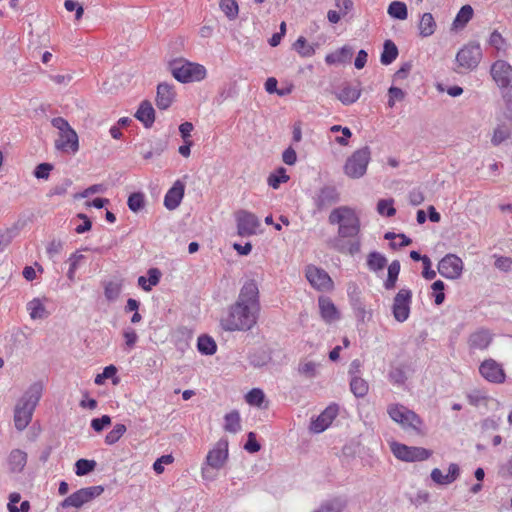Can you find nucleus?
Wrapping results in <instances>:
<instances>
[{
    "mask_svg": "<svg viewBox=\"0 0 512 512\" xmlns=\"http://www.w3.org/2000/svg\"><path fill=\"white\" fill-rule=\"evenodd\" d=\"M388 96V105L389 107H393L396 100L401 101L404 99L405 93L401 88L392 86L388 90Z\"/></svg>",
    "mask_w": 512,
    "mask_h": 512,
    "instance_id": "58",
    "label": "nucleus"
},
{
    "mask_svg": "<svg viewBox=\"0 0 512 512\" xmlns=\"http://www.w3.org/2000/svg\"><path fill=\"white\" fill-rule=\"evenodd\" d=\"M224 429L230 433H237L241 430V418L237 410H233L225 415Z\"/></svg>",
    "mask_w": 512,
    "mask_h": 512,
    "instance_id": "37",
    "label": "nucleus"
},
{
    "mask_svg": "<svg viewBox=\"0 0 512 512\" xmlns=\"http://www.w3.org/2000/svg\"><path fill=\"white\" fill-rule=\"evenodd\" d=\"M337 414V405L328 406L317 418L311 421L310 431L313 433H321L325 431L336 418Z\"/></svg>",
    "mask_w": 512,
    "mask_h": 512,
    "instance_id": "20",
    "label": "nucleus"
},
{
    "mask_svg": "<svg viewBox=\"0 0 512 512\" xmlns=\"http://www.w3.org/2000/svg\"><path fill=\"white\" fill-rule=\"evenodd\" d=\"M27 462V454L20 450L15 449L10 452L8 457L9 468L12 472H21Z\"/></svg>",
    "mask_w": 512,
    "mask_h": 512,
    "instance_id": "31",
    "label": "nucleus"
},
{
    "mask_svg": "<svg viewBox=\"0 0 512 512\" xmlns=\"http://www.w3.org/2000/svg\"><path fill=\"white\" fill-rule=\"evenodd\" d=\"M228 458V442L220 440L206 456V463L213 469L219 470L223 467Z\"/></svg>",
    "mask_w": 512,
    "mask_h": 512,
    "instance_id": "18",
    "label": "nucleus"
},
{
    "mask_svg": "<svg viewBox=\"0 0 512 512\" xmlns=\"http://www.w3.org/2000/svg\"><path fill=\"white\" fill-rule=\"evenodd\" d=\"M388 380L393 385L402 386L407 380L405 371L401 367H393L388 373Z\"/></svg>",
    "mask_w": 512,
    "mask_h": 512,
    "instance_id": "48",
    "label": "nucleus"
},
{
    "mask_svg": "<svg viewBox=\"0 0 512 512\" xmlns=\"http://www.w3.org/2000/svg\"><path fill=\"white\" fill-rule=\"evenodd\" d=\"M371 159L369 147L360 148L349 156L344 164V173L352 179H359L366 174Z\"/></svg>",
    "mask_w": 512,
    "mask_h": 512,
    "instance_id": "6",
    "label": "nucleus"
},
{
    "mask_svg": "<svg viewBox=\"0 0 512 512\" xmlns=\"http://www.w3.org/2000/svg\"><path fill=\"white\" fill-rule=\"evenodd\" d=\"M460 467L456 463H451L447 474H444L439 468L432 469L430 473L431 480L438 486H448L460 477Z\"/></svg>",
    "mask_w": 512,
    "mask_h": 512,
    "instance_id": "19",
    "label": "nucleus"
},
{
    "mask_svg": "<svg viewBox=\"0 0 512 512\" xmlns=\"http://www.w3.org/2000/svg\"><path fill=\"white\" fill-rule=\"evenodd\" d=\"M350 390L358 398L367 395L369 386L368 383L358 375H354L350 380Z\"/></svg>",
    "mask_w": 512,
    "mask_h": 512,
    "instance_id": "40",
    "label": "nucleus"
},
{
    "mask_svg": "<svg viewBox=\"0 0 512 512\" xmlns=\"http://www.w3.org/2000/svg\"><path fill=\"white\" fill-rule=\"evenodd\" d=\"M175 98L174 86L168 83H160L157 87L156 105L161 110L168 109Z\"/></svg>",
    "mask_w": 512,
    "mask_h": 512,
    "instance_id": "22",
    "label": "nucleus"
},
{
    "mask_svg": "<svg viewBox=\"0 0 512 512\" xmlns=\"http://www.w3.org/2000/svg\"><path fill=\"white\" fill-rule=\"evenodd\" d=\"M185 185L182 181L177 180L174 182L173 186L167 191L164 196V206L168 210L176 209L183 197H184Z\"/></svg>",
    "mask_w": 512,
    "mask_h": 512,
    "instance_id": "21",
    "label": "nucleus"
},
{
    "mask_svg": "<svg viewBox=\"0 0 512 512\" xmlns=\"http://www.w3.org/2000/svg\"><path fill=\"white\" fill-rule=\"evenodd\" d=\"M467 399L469 404L478 407L482 404H485L488 397L480 391H473L467 395Z\"/></svg>",
    "mask_w": 512,
    "mask_h": 512,
    "instance_id": "59",
    "label": "nucleus"
},
{
    "mask_svg": "<svg viewBox=\"0 0 512 512\" xmlns=\"http://www.w3.org/2000/svg\"><path fill=\"white\" fill-rule=\"evenodd\" d=\"M126 426L124 424H116L113 429L107 433L105 437V443L108 445L115 444L126 432Z\"/></svg>",
    "mask_w": 512,
    "mask_h": 512,
    "instance_id": "50",
    "label": "nucleus"
},
{
    "mask_svg": "<svg viewBox=\"0 0 512 512\" xmlns=\"http://www.w3.org/2000/svg\"><path fill=\"white\" fill-rule=\"evenodd\" d=\"M127 205L132 212H139L145 205V195L142 192L132 193L127 200Z\"/></svg>",
    "mask_w": 512,
    "mask_h": 512,
    "instance_id": "46",
    "label": "nucleus"
},
{
    "mask_svg": "<svg viewBox=\"0 0 512 512\" xmlns=\"http://www.w3.org/2000/svg\"><path fill=\"white\" fill-rule=\"evenodd\" d=\"M353 56V49L350 46H343L340 49L326 55L325 62L328 65L349 63Z\"/></svg>",
    "mask_w": 512,
    "mask_h": 512,
    "instance_id": "28",
    "label": "nucleus"
},
{
    "mask_svg": "<svg viewBox=\"0 0 512 512\" xmlns=\"http://www.w3.org/2000/svg\"><path fill=\"white\" fill-rule=\"evenodd\" d=\"M481 56L480 46L478 44H470L458 51L456 61L461 68L472 70L478 66Z\"/></svg>",
    "mask_w": 512,
    "mask_h": 512,
    "instance_id": "14",
    "label": "nucleus"
},
{
    "mask_svg": "<svg viewBox=\"0 0 512 512\" xmlns=\"http://www.w3.org/2000/svg\"><path fill=\"white\" fill-rule=\"evenodd\" d=\"M391 450L397 459L405 462L424 461L432 455V451L426 448L407 446L397 442L391 444Z\"/></svg>",
    "mask_w": 512,
    "mask_h": 512,
    "instance_id": "9",
    "label": "nucleus"
},
{
    "mask_svg": "<svg viewBox=\"0 0 512 512\" xmlns=\"http://www.w3.org/2000/svg\"><path fill=\"white\" fill-rule=\"evenodd\" d=\"M387 412L390 418L404 428H412L416 431L420 430L422 420L420 417L401 404H392L388 407Z\"/></svg>",
    "mask_w": 512,
    "mask_h": 512,
    "instance_id": "8",
    "label": "nucleus"
},
{
    "mask_svg": "<svg viewBox=\"0 0 512 512\" xmlns=\"http://www.w3.org/2000/svg\"><path fill=\"white\" fill-rule=\"evenodd\" d=\"M197 349L202 355H213L217 351V344L211 336L201 335L197 340Z\"/></svg>",
    "mask_w": 512,
    "mask_h": 512,
    "instance_id": "34",
    "label": "nucleus"
},
{
    "mask_svg": "<svg viewBox=\"0 0 512 512\" xmlns=\"http://www.w3.org/2000/svg\"><path fill=\"white\" fill-rule=\"evenodd\" d=\"M51 124L59 130V138L55 141L56 149L65 153L75 154L79 150V140L76 131L62 117L53 118Z\"/></svg>",
    "mask_w": 512,
    "mask_h": 512,
    "instance_id": "5",
    "label": "nucleus"
},
{
    "mask_svg": "<svg viewBox=\"0 0 512 512\" xmlns=\"http://www.w3.org/2000/svg\"><path fill=\"white\" fill-rule=\"evenodd\" d=\"M293 49L301 56V57H311L315 54V47L311 44H308L306 39L303 36H300L293 44Z\"/></svg>",
    "mask_w": 512,
    "mask_h": 512,
    "instance_id": "43",
    "label": "nucleus"
},
{
    "mask_svg": "<svg viewBox=\"0 0 512 512\" xmlns=\"http://www.w3.org/2000/svg\"><path fill=\"white\" fill-rule=\"evenodd\" d=\"M220 8L230 20H233L238 16L239 8L235 0H221Z\"/></svg>",
    "mask_w": 512,
    "mask_h": 512,
    "instance_id": "47",
    "label": "nucleus"
},
{
    "mask_svg": "<svg viewBox=\"0 0 512 512\" xmlns=\"http://www.w3.org/2000/svg\"><path fill=\"white\" fill-rule=\"evenodd\" d=\"M400 268L401 265L398 260H393L388 266L387 278L383 283V286L386 290H393L395 288L400 273Z\"/></svg>",
    "mask_w": 512,
    "mask_h": 512,
    "instance_id": "35",
    "label": "nucleus"
},
{
    "mask_svg": "<svg viewBox=\"0 0 512 512\" xmlns=\"http://www.w3.org/2000/svg\"><path fill=\"white\" fill-rule=\"evenodd\" d=\"M318 306L321 318L326 323H332L340 318L339 311L329 297L320 296L318 298Z\"/></svg>",
    "mask_w": 512,
    "mask_h": 512,
    "instance_id": "23",
    "label": "nucleus"
},
{
    "mask_svg": "<svg viewBox=\"0 0 512 512\" xmlns=\"http://www.w3.org/2000/svg\"><path fill=\"white\" fill-rule=\"evenodd\" d=\"M27 310L31 319H43L47 317V311L39 298H33L31 301L27 303Z\"/></svg>",
    "mask_w": 512,
    "mask_h": 512,
    "instance_id": "36",
    "label": "nucleus"
},
{
    "mask_svg": "<svg viewBox=\"0 0 512 512\" xmlns=\"http://www.w3.org/2000/svg\"><path fill=\"white\" fill-rule=\"evenodd\" d=\"M494 265L500 271L508 272L511 270L512 267V259L506 256H499L496 257Z\"/></svg>",
    "mask_w": 512,
    "mask_h": 512,
    "instance_id": "63",
    "label": "nucleus"
},
{
    "mask_svg": "<svg viewBox=\"0 0 512 512\" xmlns=\"http://www.w3.org/2000/svg\"><path fill=\"white\" fill-rule=\"evenodd\" d=\"M512 137V124L501 121L497 123L496 127L493 129L491 144L494 147L501 145L506 140Z\"/></svg>",
    "mask_w": 512,
    "mask_h": 512,
    "instance_id": "26",
    "label": "nucleus"
},
{
    "mask_svg": "<svg viewBox=\"0 0 512 512\" xmlns=\"http://www.w3.org/2000/svg\"><path fill=\"white\" fill-rule=\"evenodd\" d=\"M386 264L387 258L377 251H373L367 256V267L370 271L378 272L382 270Z\"/></svg>",
    "mask_w": 512,
    "mask_h": 512,
    "instance_id": "38",
    "label": "nucleus"
},
{
    "mask_svg": "<svg viewBox=\"0 0 512 512\" xmlns=\"http://www.w3.org/2000/svg\"><path fill=\"white\" fill-rule=\"evenodd\" d=\"M436 22L434 20V17L431 13H424L419 21L418 29L419 34L422 37H429L434 34L436 30Z\"/></svg>",
    "mask_w": 512,
    "mask_h": 512,
    "instance_id": "32",
    "label": "nucleus"
},
{
    "mask_svg": "<svg viewBox=\"0 0 512 512\" xmlns=\"http://www.w3.org/2000/svg\"><path fill=\"white\" fill-rule=\"evenodd\" d=\"M173 461L174 457L171 454L163 455L154 462L153 469L157 474H161L164 472V465L171 464Z\"/></svg>",
    "mask_w": 512,
    "mask_h": 512,
    "instance_id": "55",
    "label": "nucleus"
},
{
    "mask_svg": "<svg viewBox=\"0 0 512 512\" xmlns=\"http://www.w3.org/2000/svg\"><path fill=\"white\" fill-rule=\"evenodd\" d=\"M122 292V284L118 281H108L104 284V295L109 302L116 301Z\"/></svg>",
    "mask_w": 512,
    "mask_h": 512,
    "instance_id": "42",
    "label": "nucleus"
},
{
    "mask_svg": "<svg viewBox=\"0 0 512 512\" xmlns=\"http://www.w3.org/2000/svg\"><path fill=\"white\" fill-rule=\"evenodd\" d=\"M237 231L240 236L256 234L260 226L257 216L249 211L240 210L236 213Z\"/></svg>",
    "mask_w": 512,
    "mask_h": 512,
    "instance_id": "17",
    "label": "nucleus"
},
{
    "mask_svg": "<svg viewBox=\"0 0 512 512\" xmlns=\"http://www.w3.org/2000/svg\"><path fill=\"white\" fill-rule=\"evenodd\" d=\"M173 77L181 83L199 82L206 77V68L185 59H176L169 64Z\"/></svg>",
    "mask_w": 512,
    "mask_h": 512,
    "instance_id": "4",
    "label": "nucleus"
},
{
    "mask_svg": "<svg viewBox=\"0 0 512 512\" xmlns=\"http://www.w3.org/2000/svg\"><path fill=\"white\" fill-rule=\"evenodd\" d=\"M346 506V501L336 497L324 502L315 512H341Z\"/></svg>",
    "mask_w": 512,
    "mask_h": 512,
    "instance_id": "41",
    "label": "nucleus"
},
{
    "mask_svg": "<svg viewBox=\"0 0 512 512\" xmlns=\"http://www.w3.org/2000/svg\"><path fill=\"white\" fill-rule=\"evenodd\" d=\"M474 14L473 8L471 5H464L460 8L458 11L453 23H452V30H461L463 29L468 22L472 19Z\"/></svg>",
    "mask_w": 512,
    "mask_h": 512,
    "instance_id": "29",
    "label": "nucleus"
},
{
    "mask_svg": "<svg viewBox=\"0 0 512 512\" xmlns=\"http://www.w3.org/2000/svg\"><path fill=\"white\" fill-rule=\"evenodd\" d=\"M111 423V418L108 415H103L100 418H94L91 421V427L96 432H101L106 426Z\"/></svg>",
    "mask_w": 512,
    "mask_h": 512,
    "instance_id": "62",
    "label": "nucleus"
},
{
    "mask_svg": "<svg viewBox=\"0 0 512 512\" xmlns=\"http://www.w3.org/2000/svg\"><path fill=\"white\" fill-rule=\"evenodd\" d=\"M96 461L89 459H79L75 463V474L77 476H84L92 472L96 468Z\"/></svg>",
    "mask_w": 512,
    "mask_h": 512,
    "instance_id": "44",
    "label": "nucleus"
},
{
    "mask_svg": "<svg viewBox=\"0 0 512 512\" xmlns=\"http://www.w3.org/2000/svg\"><path fill=\"white\" fill-rule=\"evenodd\" d=\"M394 200L381 199L377 203V212L382 216L392 217L396 214V209L393 206Z\"/></svg>",
    "mask_w": 512,
    "mask_h": 512,
    "instance_id": "49",
    "label": "nucleus"
},
{
    "mask_svg": "<svg viewBox=\"0 0 512 512\" xmlns=\"http://www.w3.org/2000/svg\"><path fill=\"white\" fill-rule=\"evenodd\" d=\"M463 261L455 254L445 255L438 263V273L446 279L455 280L460 278L463 272Z\"/></svg>",
    "mask_w": 512,
    "mask_h": 512,
    "instance_id": "13",
    "label": "nucleus"
},
{
    "mask_svg": "<svg viewBox=\"0 0 512 512\" xmlns=\"http://www.w3.org/2000/svg\"><path fill=\"white\" fill-rule=\"evenodd\" d=\"M387 13L391 18L406 20L408 17L407 6L402 1H393L389 4Z\"/></svg>",
    "mask_w": 512,
    "mask_h": 512,
    "instance_id": "39",
    "label": "nucleus"
},
{
    "mask_svg": "<svg viewBox=\"0 0 512 512\" xmlns=\"http://www.w3.org/2000/svg\"><path fill=\"white\" fill-rule=\"evenodd\" d=\"M289 180V176L286 174V170L280 167L276 172L269 175L267 182L273 189L279 188L281 183H285Z\"/></svg>",
    "mask_w": 512,
    "mask_h": 512,
    "instance_id": "45",
    "label": "nucleus"
},
{
    "mask_svg": "<svg viewBox=\"0 0 512 512\" xmlns=\"http://www.w3.org/2000/svg\"><path fill=\"white\" fill-rule=\"evenodd\" d=\"M501 94L505 103V117L512 121V89L502 91Z\"/></svg>",
    "mask_w": 512,
    "mask_h": 512,
    "instance_id": "60",
    "label": "nucleus"
},
{
    "mask_svg": "<svg viewBox=\"0 0 512 512\" xmlns=\"http://www.w3.org/2000/svg\"><path fill=\"white\" fill-rule=\"evenodd\" d=\"M264 392L259 388L251 389L245 396V400L248 404L260 407L264 401Z\"/></svg>",
    "mask_w": 512,
    "mask_h": 512,
    "instance_id": "51",
    "label": "nucleus"
},
{
    "mask_svg": "<svg viewBox=\"0 0 512 512\" xmlns=\"http://www.w3.org/2000/svg\"><path fill=\"white\" fill-rule=\"evenodd\" d=\"M64 6L67 11H75L76 20H79L83 16V7L78 2L73 0H65Z\"/></svg>",
    "mask_w": 512,
    "mask_h": 512,
    "instance_id": "64",
    "label": "nucleus"
},
{
    "mask_svg": "<svg viewBox=\"0 0 512 512\" xmlns=\"http://www.w3.org/2000/svg\"><path fill=\"white\" fill-rule=\"evenodd\" d=\"M361 96V88L359 85H351L344 83L340 90L336 92L337 99L343 105H351L355 103Z\"/></svg>",
    "mask_w": 512,
    "mask_h": 512,
    "instance_id": "24",
    "label": "nucleus"
},
{
    "mask_svg": "<svg viewBox=\"0 0 512 512\" xmlns=\"http://www.w3.org/2000/svg\"><path fill=\"white\" fill-rule=\"evenodd\" d=\"M488 43L491 47H493L497 54L500 56H507L510 44L506 41V39L497 31L494 30L490 36Z\"/></svg>",
    "mask_w": 512,
    "mask_h": 512,
    "instance_id": "30",
    "label": "nucleus"
},
{
    "mask_svg": "<svg viewBox=\"0 0 512 512\" xmlns=\"http://www.w3.org/2000/svg\"><path fill=\"white\" fill-rule=\"evenodd\" d=\"M316 363L312 361L301 362L298 365V372L308 378L316 376Z\"/></svg>",
    "mask_w": 512,
    "mask_h": 512,
    "instance_id": "53",
    "label": "nucleus"
},
{
    "mask_svg": "<svg viewBox=\"0 0 512 512\" xmlns=\"http://www.w3.org/2000/svg\"><path fill=\"white\" fill-rule=\"evenodd\" d=\"M479 373L488 382L501 384L506 380L505 371L500 363L494 359H486L479 366Z\"/></svg>",
    "mask_w": 512,
    "mask_h": 512,
    "instance_id": "16",
    "label": "nucleus"
},
{
    "mask_svg": "<svg viewBox=\"0 0 512 512\" xmlns=\"http://www.w3.org/2000/svg\"><path fill=\"white\" fill-rule=\"evenodd\" d=\"M490 74L501 92L512 89V66L505 60L495 61Z\"/></svg>",
    "mask_w": 512,
    "mask_h": 512,
    "instance_id": "12",
    "label": "nucleus"
},
{
    "mask_svg": "<svg viewBox=\"0 0 512 512\" xmlns=\"http://www.w3.org/2000/svg\"><path fill=\"white\" fill-rule=\"evenodd\" d=\"M311 200L314 208L313 214L321 213L339 203L340 192L335 185L325 184L314 191Z\"/></svg>",
    "mask_w": 512,
    "mask_h": 512,
    "instance_id": "7",
    "label": "nucleus"
},
{
    "mask_svg": "<svg viewBox=\"0 0 512 512\" xmlns=\"http://www.w3.org/2000/svg\"><path fill=\"white\" fill-rule=\"evenodd\" d=\"M104 492V487L101 485L85 487L72 493L61 502L63 508L74 507L80 508L85 503L90 502L94 498L100 496Z\"/></svg>",
    "mask_w": 512,
    "mask_h": 512,
    "instance_id": "10",
    "label": "nucleus"
},
{
    "mask_svg": "<svg viewBox=\"0 0 512 512\" xmlns=\"http://www.w3.org/2000/svg\"><path fill=\"white\" fill-rule=\"evenodd\" d=\"M259 313V289L254 280H249L240 289L236 302L221 318L220 325L228 332L249 331L256 325Z\"/></svg>",
    "mask_w": 512,
    "mask_h": 512,
    "instance_id": "1",
    "label": "nucleus"
},
{
    "mask_svg": "<svg viewBox=\"0 0 512 512\" xmlns=\"http://www.w3.org/2000/svg\"><path fill=\"white\" fill-rule=\"evenodd\" d=\"M412 303V291L409 288H402L393 299L392 314L394 319L399 322H405L410 316Z\"/></svg>",
    "mask_w": 512,
    "mask_h": 512,
    "instance_id": "11",
    "label": "nucleus"
},
{
    "mask_svg": "<svg viewBox=\"0 0 512 512\" xmlns=\"http://www.w3.org/2000/svg\"><path fill=\"white\" fill-rule=\"evenodd\" d=\"M398 48L392 40H386L383 45V51L380 56V62L383 65H390L398 56Z\"/></svg>",
    "mask_w": 512,
    "mask_h": 512,
    "instance_id": "33",
    "label": "nucleus"
},
{
    "mask_svg": "<svg viewBox=\"0 0 512 512\" xmlns=\"http://www.w3.org/2000/svg\"><path fill=\"white\" fill-rule=\"evenodd\" d=\"M432 290L435 292L434 293V301H435V304L436 305H441L444 300H445V294H444V289H445V284L443 281L441 280H436L432 286H431Z\"/></svg>",
    "mask_w": 512,
    "mask_h": 512,
    "instance_id": "52",
    "label": "nucleus"
},
{
    "mask_svg": "<svg viewBox=\"0 0 512 512\" xmlns=\"http://www.w3.org/2000/svg\"><path fill=\"white\" fill-rule=\"evenodd\" d=\"M123 337L125 339V345L128 349L134 348L138 341V335L136 331L132 328H125L123 330Z\"/></svg>",
    "mask_w": 512,
    "mask_h": 512,
    "instance_id": "56",
    "label": "nucleus"
},
{
    "mask_svg": "<svg viewBox=\"0 0 512 512\" xmlns=\"http://www.w3.org/2000/svg\"><path fill=\"white\" fill-rule=\"evenodd\" d=\"M42 393V383L35 382L29 386L18 400L14 409V424L18 431H23L30 424L33 412L42 397Z\"/></svg>",
    "mask_w": 512,
    "mask_h": 512,
    "instance_id": "3",
    "label": "nucleus"
},
{
    "mask_svg": "<svg viewBox=\"0 0 512 512\" xmlns=\"http://www.w3.org/2000/svg\"><path fill=\"white\" fill-rule=\"evenodd\" d=\"M328 221L338 225V235L330 241V246L340 253L355 255L360 251V219L354 209L348 206L334 208Z\"/></svg>",
    "mask_w": 512,
    "mask_h": 512,
    "instance_id": "2",
    "label": "nucleus"
},
{
    "mask_svg": "<svg viewBox=\"0 0 512 512\" xmlns=\"http://www.w3.org/2000/svg\"><path fill=\"white\" fill-rule=\"evenodd\" d=\"M135 117L139 120L145 128H150L155 121V110L150 101L144 100L140 103Z\"/></svg>",
    "mask_w": 512,
    "mask_h": 512,
    "instance_id": "25",
    "label": "nucleus"
},
{
    "mask_svg": "<svg viewBox=\"0 0 512 512\" xmlns=\"http://www.w3.org/2000/svg\"><path fill=\"white\" fill-rule=\"evenodd\" d=\"M244 449L249 453H256L261 449V446L258 443L256 439V434L254 432L248 433Z\"/></svg>",
    "mask_w": 512,
    "mask_h": 512,
    "instance_id": "57",
    "label": "nucleus"
},
{
    "mask_svg": "<svg viewBox=\"0 0 512 512\" xmlns=\"http://www.w3.org/2000/svg\"><path fill=\"white\" fill-rule=\"evenodd\" d=\"M492 341L491 334L487 330H478L472 333L468 339L470 349L484 350Z\"/></svg>",
    "mask_w": 512,
    "mask_h": 512,
    "instance_id": "27",
    "label": "nucleus"
},
{
    "mask_svg": "<svg viewBox=\"0 0 512 512\" xmlns=\"http://www.w3.org/2000/svg\"><path fill=\"white\" fill-rule=\"evenodd\" d=\"M63 242L60 239H52L47 247L46 252L50 258L58 256L63 250Z\"/></svg>",
    "mask_w": 512,
    "mask_h": 512,
    "instance_id": "54",
    "label": "nucleus"
},
{
    "mask_svg": "<svg viewBox=\"0 0 512 512\" xmlns=\"http://www.w3.org/2000/svg\"><path fill=\"white\" fill-rule=\"evenodd\" d=\"M305 275L311 286L319 291H329L333 288V281L324 269L308 265Z\"/></svg>",
    "mask_w": 512,
    "mask_h": 512,
    "instance_id": "15",
    "label": "nucleus"
},
{
    "mask_svg": "<svg viewBox=\"0 0 512 512\" xmlns=\"http://www.w3.org/2000/svg\"><path fill=\"white\" fill-rule=\"evenodd\" d=\"M53 166L49 163H41L36 166L34 176L38 179H48Z\"/></svg>",
    "mask_w": 512,
    "mask_h": 512,
    "instance_id": "61",
    "label": "nucleus"
}]
</instances>
